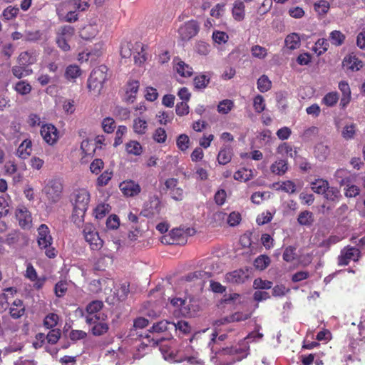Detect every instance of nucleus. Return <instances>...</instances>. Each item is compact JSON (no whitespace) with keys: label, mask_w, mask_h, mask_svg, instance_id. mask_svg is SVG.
<instances>
[{"label":"nucleus","mask_w":365,"mask_h":365,"mask_svg":"<svg viewBox=\"0 0 365 365\" xmlns=\"http://www.w3.org/2000/svg\"><path fill=\"white\" fill-rule=\"evenodd\" d=\"M250 334H248L247 337L235 347H226L220 349L217 347H215V345H217L220 341H224L226 338V335L221 334L219 336H217V333L214 332L212 334V337L208 345L209 346H210V349L212 352H215L216 354H222L225 355L236 354L237 359L241 360L242 359L246 357L249 354L250 346L247 339L250 338Z\"/></svg>","instance_id":"1"},{"label":"nucleus","mask_w":365,"mask_h":365,"mask_svg":"<svg viewBox=\"0 0 365 365\" xmlns=\"http://www.w3.org/2000/svg\"><path fill=\"white\" fill-rule=\"evenodd\" d=\"M90 200V193L86 189L78 190L73 194L71 199L73 205L72 221L78 227L84 221V215L88 207Z\"/></svg>","instance_id":"2"},{"label":"nucleus","mask_w":365,"mask_h":365,"mask_svg":"<svg viewBox=\"0 0 365 365\" xmlns=\"http://www.w3.org/2000/svg\"><path fill=\"white\" fill-rule=\"evenodd\" d=\"M37 243L41 250H44L45 255L48 258H54L57 251L53 247V237L50 234V230L45 224L41 225L38 230Z\"/></svg>","instance_id":"3"},{"label":"nucleus","mask_w":365,"mask_h":365,"mask_svg":"<svg viewBox=\"0 0 365 365\" xmlns=\"http://www.w3.org/2000/svg\"><path fill=\"white\" fill-rule=\"evenodd\" d=\"M107 67L106 66H101L94 69L88 79V88L90 91L99 93L103 88V83L107 79Z\"/></svg>","instance_id":"4"},{"label":"nucleus","mask_w":365,"mask_h":365,"mask_svg":"<svg viewBox=\"0 0 365 365\" xmlns=\"http://www.w3.org/2000/svg\"><path fill=\"white\" fill-rule=\"evenodd\" d=\"M74 35V28L69 25H65L59 28L56 38L58 47L63 51H69L71 46L69 42Z\"/></svg>","instance_id":"5"},{"label":"nucleus","mask_w":365,"mask_h":365,"mask_svg":"<svg viewBox=\"0 0 365 365\" xmlns=\"http://www.w3.org/2000/svg\"><path fill=\"white\" fill-rule=\"evenodd\" d=\"M88 3L86 0H68L58 5L56 13L58 16H63L65 9H72L76 13L78 11H83L88 8Z\"/></svg>","instance_id":"6"},{"label":"nucleus","mask_w":365,"mask_h":365,"mask_svg":"<svg viewBox=\"0 0 365 365\" xmlns=\"http://www.w3.org/2000/svg\"><path fill=\"white\" fill-rule=\"evenodd\" d=\"M200 31V24L195 20L185 22L178 29L180 38L182 41H187L195 37Z\"/></svg>","instance_id":"7"},{"label":"nucleus","mask_w":365,"mask_h":365,"mask_svg":"<svg viewBox=\"0 0 365 365\" xmlns=\"http://www.w3.org/2000/svg\"><path fill=\"white\" fill-rule=\"evenodd\" d=\"M251 271L246 267L227 272L225 275V282L232 284H243L249 279Z\"/></svg>","instance_id":"8"},{"label":"nucleus","mask_w":365,"mask_h":365,"mask_svg":"<svg viewBox=\"0 0 365 365\" xmlns=\"http://www.w3.org/2000/svg\"><path fill=\"white\" fill-rule=\"evenodd\" d=\"M62 185L56 180H49L43 188L48 200L56 202L59 200L62 192Z\"/></svg>","instance_id":"9"},{"label":"nucleus","mask_w":365,"mask_h":365,"mask_svg":"<svg viewBox=\"0 0 365 365\" xmlns=\"http://www.w3.org/2000/svg\"><path fill=\"white\" fill-rule=\"evenodd\" d=\"M103 307V303L100 300H94L90 302L86 308V314L85 315L86 322L91 325L93 323H96L101 320L100 314L98 312Z\"/></svg>","instance_id":"10"},{"label":"nucleus","mask_w":365,"mask_h":365,"mask_svg":"<svg viewBox=\"0 0 365 365\" xmlns=\"http://www.w3.org/2000/svg\"><path fill=\"white\" fill-rule=\"evenodd\" d=\"M360 256L361 252L359 249L349 246L344 247L338 257V265H348L351 260L358 261Z\"/></svg>","instance_id":"11"},{"label":"nucleus","mask_w":365,"mask_h":365,"mask_svg":"<svg viewBox=\"0 0 365 365\" xmlns=\"http://www.w3.org/2000/svg\"><path fill=\"white\" fill-rule=\"evenodd\" d=\"M86 241L90 245L93 250H99L103 247V240L97 232L91 226L86 225L83 229Z\"/></svg>","instance_id":"12"},{"label":"nucleus","mask_w":365,"mask_h":365,"mask_svg":"<svg viewBox=\"0 0 365 365\" xmlns=\"http://www.w3.org/2000/svg\"><path fill=\"white\" fill-rule=\"evenodd\" d=\"M3 242L13 247H21L27 245L28 237L19 231L13 230L6 235Z\"/></svg>","instance_id":"13"},{"label":"nucleus","mask_w":365,"mask_h":365,"mask_svg":"<svg viewBox=\"0 0 365 365\" xmlns=\"http://www.w3.org/2000/svg\"><path fill=\"white\" fill-rule=\"evenodd\" d=\"M163 205L160 199L154 195L150 197L149 201L145 204L143 212H145V216L146 217H153L155 215H159L161 212Z\"/></svg>","instance_id":"14"},{"label":"nucleus","mask_w":365,"mask_h":365,"mask_svg":"<svg viewBox=\"0 0 365 365\" xmlns=\"http://www.w3.org/2000/svg\"><path fill=\"white\" fill-rule=\"evenodd\" d=\"M193 230L187 228L185 230L181 228L173 229L170 234V240L166 241L169 244H182L187 241V237L191 235Z\"/></svg>","instance_id":"15"},{"label":"nucleus","mask_w":365,"mask_h":365,"mask_svg":"<svg viewBox=\"0 0 365 365\" xmlns=\"http://www.w3.org/2000/svg\"><path fill=\"white\" fill-rule=\"evenodd\" d=\"M41 135L49 145L54 144L58 138V130L52 124L43 125L41 128Z\"/></svg>","instance_id":"16"},{"label":"nucleus","mask_w":365,"mask_h":365,"mask_svg":"<svg viewBox=\"0 0 365 365\" xmlns=\"http://www.w3.org/2000/svg\"><path fill=\"white\" fill-rule=\"evenodd\" d=\"M120 190L127 197H134L140 192L141 188L138 183L133 180L122 182L119 185Z\"/></svg>","instance_id":"17"},{"label":"nucleus","mask_w":365,"mask_h":365,"mask_svg":"<svg viewBox=\"0 0 365 365\" xmlns=\"http://www.w3.org/2000/svg\"><path fill=\"white\" fill-rule=\"evenodd\" d=\"M334 177L340 186L349 185L355 180L354 176L346 169L340 168L336 170Z\"/></svg>","instance_id":"18"},{"label":"nucleus","mask_w":365,"mask_h":365,"mask_svg":"<svg viewBox=\"0 0 365 365\" xmlns=\"http://www.w3.org/2000/svg\"><path fill=\"white\" fill-rule=\"evenodd\" d=\"M16 216L19 221V225L22 228H30L32 222V217L30 212L27 210V208L23 207L17 209L16 212Z\"/></svg>","instance_id":"19"},{"label":"nucleus","mask_w":365,"mask_h":365,"mask_svg":"<svg viewBox=\"0 0 365 365\" xmlns=\"http://www.w3.org/2000/svg\"><path fill=\"white\" fill-rule=\"evenodd\" d=\"M211 274L208 272L195 271L186 275L185 279L187 282H194L200 287H202L206 279L210 277Z\"/></svg>","instance_id":"20"},{"label":"nucleus","mask_w":365,"mask_h":365,"mask_svg":"<svg viewBox=\"0 0 365 365\" xmlns=\"http://www.w3.org/2000/svg\"><path fill=\"white\" fill-rule=\"evenodd\" d=\"M37 61V55L36 51H26L19 53L17 58L18 64L23 66L29 67Z\"/></svg>","instance_id":"21"},{"label":"nucleus","mask_w":365,"mask_h":365,"mask_svg":"<svg viewBox=\"0 0 365 365\" xmlns=\"http://www.w3.org/2000/svg\"><path fill=\"white\" fill-rule=\"evenodd\" d=\"M190 303L187 302V299H182V298H173L170 299L171 305L179 309L182 314L183 315H192V309L190 307Z\"/></svg>","instance_id":"22"},{"label":"nucleus","mask_w":365,"mask_h":365,"mask_svg":"<svg viewBox=\"0 0 365 365\" xmlns=\"http://www.w3.org/2000/svg\"><path fill=\"white\" fill-rule=\"evenodd\" d=\"M342 66L344 68L351 71H359L363 66V63L355 56L349 55L344 57Z\"/></svg>","instance_id":"23"},{"label":"nucleus","mask_w":365,"mask_h":365,"mask_svg":"<svg viewBox=\"0 0 365 365\" xmlns=\"http://www.w3.org/2000/svg\"><path fill=\"white\" fill-rule=\"evenodd\" d=\"M81 73L82 71L78 66L71 64L66 68L64 76L67 81L75 83Z\"/></svg>","instance_id":"24"},{"label":"nucleus","mask_w":365,"mask_h":365,"mask_svg":"<svg viewBox=\"0 0 365 365\" xmlns=\"http://www.w3.org/2000/svg\"><path fill=\"white\" fill-rule=\"evenodd\" d=\"M10 314L14 319H19L24 314L25 307L23 301L21 299H15L10 308Z\"/></svg>","instance_id":"25"},{"label":"nucleus","mask_w":365,"mask_h":365,"mask_svg":"<svg viewBox=\"0 0 365 365\" xmlns=\"http://www.w3.org/2000/svg\"><path fill=\"white\" fill-rule=\"evenodd\" d=\"M175 63V68L177 73L182 77H190L193 73L192 68L184 61L179 59L174 60Z\"/></svg>","instance_id":"26"},{"label":"nucleus","mask_w":365,"mask_h":365,"mask_svg":"<svg viewBox=\"0 0 365 365\" xmlns=\"http://www.w3.org/2000/svg\"><path fill=\"white\" fill-rule=\"evenodd\" d=\"M31 140L27 139L24 140L17 148L16 155L21 159L27 158L31 155Z\"/></svg>","instance_id":"27"},{"label":"nucleus","mask_w":365,"mask_h":365,"mask_svg":"<svg viewBox=\"0 0 365 365\" xmlns=\"http://www.w3.org/2000/svg\"><path fill=\"white\" fill-rule=\"evenodd\" d=\"M148 128V122L144 118L138 117L133 119V130L136 134L144 135L147 132Z\"/></svg>","instance_id":"28"},{"label":"nucleus","mask_w":365,"mask_h":365,"mask_svg":"<svg viewBox=\"0 0 365 365\" xmlns=\"http://www.w3.org/2000/svg\"><path fill=\"white\" fill-rule=\"evenodd\" d=\"M329 182L322 178H317L311 182V189L317 194L323 195L329 188Z\"/></svg>","instance_id":"29"},{"label":"nucleus","mask_w":365,"mask_h":365,"mask_svg":"<svg viewBox=\"0 0 365 365\" xmlns=\"http://www.w3.org/2000/svg\"><path fill=\"white\" fill-rule=\"evenodd\" d=\"M322 195L324 199L333 202H339L341 198L340 190L337 187L330 186L329 185V188L326 189V191Z\"/></svg>","instance_id":"30"},{"label":"nucleus","mask_w":365,"mask_h":365,"mask_svg":"<svg viewBox=\"0 0 365 365\" xmlns=\"http://www.w3.org/2000/svg\"><path fill=\"white\" fill-rule=\"evenodd\" d=\"M11 73L14 77L21 79L24 77L31 75L33 73V70L29 67L18 64L11 68Z\"/></svg>","instance_id":"31"},{"label":"nucleus","mask_w":365,"mask_h":365,"mask_svg":"<svg viewBox=\"0 0 365 365\" xmlns=\"http://www.w3.org/2000/svg\"><path fill=\"white\" fill-rule=\"evenodd\" d=\"M271 263L270 257L266 255L258 256L252 262L255 268L259 271H263L267 269Z\"/></svg>","instance_id":"32"},{"label":"nucleus","mask_w":365,"mask_h":365,"mask_svg":"<svg viewBox=\"0 0 365 365\" xmlns=\"http://www.w3.org/2000/svg\"><path fill=\"white\" fill-rule=\"evenodd\" d=\"M232 156V149L230 146H225L220 150L217 155V160L220 165L228 163Z\"/></svg>","instance_id":"33"},{"label":"nucleus","mask_w":365,"mask_h":365,"mask_svg":"<svg viewBox=\"0 0 365 365\" xmlns=\"http://www.w3.org/2000/svg\"><path fill=\"white\" fill-rule=\"evenodd\" d=\"M171 330L174 329L175 331H178L180 334L184 335L188 334L191 331V327L187 322L184 320H180L177 323L171 322L170 324Z\"/></svg>","instance_id":"34"},{"label":"nucleus","mask_w":365,"mask_h":365,"mask_svg":"<svg viewBox=\"0 0 365 365\" xmlns=\"http://www.w3.org/2000/svg\"><path fill=\"white\" fill-rule=\"evenodd\" d=\"M270 169L272 173L282 175L288 169L287 161L285 160H277L271 165Z\"/></svg>","instance_id":"35"},{"label":"nucleus","mask_w":365,"mask_h":365,"mask_svg":"<svg viewBox=\"0 0 365 365\" xmlns=\"http://www.w3.org/2000/svg\"><path fill=\"white\" fill-rule=\"evenodd\" d=\"M284 43L287 48L290 50H294L299 48L300 46V38L297 34L292 33L287 35Z\"/></svg>","instance_id":"36"},{"label":"nucleus","mask_w":365,"mask_h":365,"mask_svg":"<svg viewBox=\"0 0 365 365\" xmlns=\"http://www.w3.org/2000/svg\"><path fill=\"white\" fill-rule=\"evenodd\" d=\"M247 318V314H244L243 313H241V312H236L229 317H226L220 320H217L216 322V324L220 325V324H223L225 323L240 322V321L245 320Z\"/></svg>","instance_id":"37"},{"label":"nucleus","mask_w":365,"mask_h":365,"mask_svg":"<svg viewBox=\"0 0 365 365\" xmlns=\"http://www.w3.org/2000/svg\"><path fill=\"white\" fill-rule=\"evenodd\" d=\"M14 89L17 93L25 96L30 93L32 87L26 81H19L14 85Z\"/></svg>","instance_id":"38"},{"label":"nucleus","mask_w":365,"mask_h":365,"mask_svg":"<svg viewBox=\"0 0 365 365\" xmlns=\"http://www.w3.org/2000/svg\"><path fill=\"white\" fill-rule=\"evenodd\" d=\"M125 150L128 154L140 155L142 153L143 148L139 142L130 140L125 144Z\"/></svg>","instance_id":"39"},{"label":"nucleus","mask_w":365,"mask_h":365,"mask_svg":"<svg viewBox=\"0 0 365 365\" xmlns=\"http://www.w3.org/2000/svg\"><path fill=\"white\" fill-rule=\"evenodd\" d=\"M297 221L301 225H311L314 222L313 213L309 210L302 211L299 213Z\"/></svg>","instance_id":"40"},{"label":"nucleus","mask_w":365,"mask_h":365,"mask_svg":"<svg viewBox=\"0 0 365 365\" xmlns=\"http://www.w3.org/2000/svg\"><path fill=\"white\" fill-rule=\"evenodd\" d=\"M329 39L333 45L339 46L344 43L346 36L340 31L334 30L330 33Z\"/></svg>","instance_id":"41"},{"label":"nucleus","mask_w":365,"mask_h":365,"mask_svg":"<svg viewBox=\"0 0 365 365\" xmlns=\"http://www.w3.org/2000/svg\"><path fill=\"white\" fill-rule=\"evenodd\" d=\"M93 327H92V334L95 336H101L106 334L108 331V325L106 322L98 321L96 323H93Z\"/></svg>","instance_id":"42"},{"label":"nucleus","mask_w":365,"mask_h":365,"mask_svg":"<svg viewBox=\"0 0 365 365\" xmlns=\"http://www.w3.org/2000/svg\"><path fill=\"white\" fill-rule=\"evenodd\" d=\"M296 250L297 248L294 246L286 247L282 255L283 259L287 262H292L295 260L297 257Z\"/></svg>","instance_id":"43"},{"label":"nucleus","mask_w":365,"mask_h":365,"mask_svg":"<svg viewBox=\"0 0 365 365\" xmlns=\"http://www.w3.org/2000/svg\"><path fill=\"white\" fill-rule=\"evenodd\" d=\"M239 245L242 248L246 250V251L242 252V254H249L251 251V232H247L242 235L240 238Z\"/></svg>","instance_id":"44"},{"label":"nucleus","mask_w":365,"mask_h":365,"mask_svg":"<svg viewBox=\"0 0 365 365\" xmlns=\"http://www.w3.org/2000/svg\"><path fill=\"white\" fill-rule=\"evenodd\" d=\"M257 88L258 90L264 93L268 91L271 87H272V82L269 79V78L265 76L262 75L258 80H257Z\"/></svg>","instance_id":"45"},{"label":"nucleus","mask_w":365,"mask_h":365,"mask_svg":"<svg viewBox=\"0 0 365 365\" xmlns=\"http://www.w3.org/2000/svg\"><path fill=\"white\" fill-rule=\"evenodd\" d=\"M244 8L245 6L243 2L240 1H235L232 9V15L236 20L240 21L243 19L245 15Z\"/></svg>","instance_id":"46"},{"label":"nucleus","mask_w":365,"mask_h":365,"mask_svg":"<svg viewBox=\"0 0 365 365\" xmlns=\"http://www.w3.org/2000/svg\"><path fill=\"white\" fill-rule=\"evenodd\" d=\"M139 82L138 81H132L128 83L126 88V94L128 99L131 100L135 98V95L138 91Z\"/></svg>","instance_id":"47"},{"label":"nucleus","mask_w":365,"mask_h":365,"mask_svg":"<svg viewBox=\"0 0 365 365\" xmlns=\"http://www.w3.org/2000/svg\"><path fill=\"white\" fill-rule=\"evenodd\" d=\"M135 343L136 351L133 354V356L135 359H139L144 356L145 349H147L148 346L145 342L141 341L140 339H135Z\"/></svg>","instance_id":"48"},{"label":"nucleus","mask_w":365,"mask_h":365,"mask_svg":"<svg viewBox=\"0 0 365 365\" xmlns=\"http://www.w3.org/2000/svg\"><path fill=\"white\" fill-rule=\"evenodd\" d=\"M68 282L66 280L58 282L54 287V293L57 297H63L68 290Z\"/></svg>","instance_id":"49"},{"label":"nucleus","mask_w":365,"mask_h":365,"mask_svg":"<svg viewBox=\"0 0 365 365\" xmlns=\"http://www.w3.org/2000/svg\"><path fill=\"white\" fill-rule=\"evenodd\" d=\"M277 150L279 154L287 155L291 158H294L297 155V151L293 150L292 147L287 143L280 144Z\"/></svg>","instance_id":"50"},{"label":"nucleus","mask_w":365,"mask_h":365,"mask_svg":"<svg viewBox=\"0 0 365 365\" xmlns=\"http://www.w3.org/2000/svg\"><path fill=\"white\" fill-rule=\"evenodd\" d=\"M170 324L171 322L168 321H160L153 325L150 331L160 333L164 332L165 331L171 330Z\"/></svg>","instance_id":"51"},{"label":"nucleus","mask_w":365,"mask_h":365,"mask_svg":"<svg viewBox=\"0 0 365 365\" xmlns=\"http://www.w3.org/2000/svg\"><path fill=\"white\" fill-rule=\"evenodd\" d=\"M212 38L213 41L219 45L227 43L229 39V36L225 32L217 30L213 31Z\"/></svg>","instance_id":"52"},{"label":"nucleus","mask_w":365,"mask_h":365,"mask_svg":"<svg viewBox=\"0 0 365 365\" xmlns=\"http://www.w3.org/2000/svg\"><path fill=\"white\" fill-rule=\"evenodd\" d=\"M339 101V94L337 92H329L324 96L322 102L329 107H332L336 104Z\"/></svg>","instance_id":"53"},{"label":"nucleus","mask_w":365,"mask_h":365,"mask_svg":"<svg viewBox=\"0 0 365 365\" xmlns=\"http://www.w3.org/2000/svg\"><path fill=\"white\" fill-rule=\"evenodd\" d=\"M58 316L54 313L48 314L43 320V325L47 329L54 328L58 322Z\"/></svg>","instance_id":"54"},{"label":"nucleus","mask_w":365,"mask_h":365,"mask_svg":"<svg viewBox=\"0 0 365 365\" xmlns=\"http://www.w3.org/2000/svg\"><path fill=\"white\" fill-rule=\"evenodd\" d=\"M250 177H251V170H248V169H246L244 168L238 170L234 174V178L238 181L247 182V180H250Z\"/></svg>","instance_id":"55"},{"label":"nucleus","mask_w":365,"mask_h":365,"mask_svg":"<svg viewBox=\"0 0 365 365\" xmlns=\"http://www.w3.org/2000/svg\"><path fill=\"white\" fill-rule=\"evenodd\" d=\"M113 177V172L110 170H105L97 179V185L103 187L106 185Z\"/></svg>","instance_id":"56"},{"label":"nucleus","mask_w":365,"mask_h":365,"mask_svg":"<svg viewBox=\"0 0 365 365\" xmlns=\"http://www.w3.org/2000/svg\"><path fill=\"white\" fill-rule=\"evenodd\" d=\"M148 324V320L143 317H138L135 319L133 322V329H130L129 336H134L135 331L138 329H143L147 327Z\"/></svg>","instance_id":"57"},{"label":"nucleus","mask_w":365,"mask_h":365,"mask_svg":"<svg viewBox=\"0 0 365 365\" xmlns=\"http://www.w3.org/2000/svg\"><path fill=\"white\" fill-rule=\"evenodd\" d=\"M329 7V3L326 0H320L314 4V9L320 15L326 14Z\"/></svg>","instance_id":"58"},{"label":"nucleus","mask_w":365,"mask_h":365,"mask_svg":"<svg viewBox=\"0 0 365 365\" xmlns=\"http://www.w3.org/2000/svg\"><path fill=\"white\" fill-rule=\"evenodd\" d=\"M356 133V125L351 123L344 127L341 135L345 140H350L354 137Z\"/></svg>","instance_id":"59"},{"label":"nucleus","mask_w":365,"mask_h":365,"mask_svg":"<svg viewBox=\"0 0 365 365\" xmlns=\"http://www.w3.org/2000/svg\"><path fill=\"white\" fill-rule=\"evenodd\" d=\"M315 155L320 160H324L329 154L328 147L322 143L317 144L314 150Z\"/></svg>","instance_id":"60"},{"label":"nucleus","mask_w":365,"mask_h":365,"mask_svg":"<svg viewBox=\"0 0 365 365\" xmlns=\"http://www.w3.org/2000/svg\"><path fill=\"white\" fill-rule=\"evenodd\" d=\"M190 139L189 137L185 134L180 135L176 141L178 148L182 150H186L189 147Z\"/></svg>","instance_id":"61"},{"label":"nucleus","mask_w":365,"mask_h":365,"mask_svg":"<svg viewBox=\"0 0 365 365\" xmlns=\"http://www.w3.org/2000/svg\"><path fill=\"white\" fill-rule=\"evenodd\" d=\"M102 128L104 132L107 133H111L114 131L115 128V123L113 118L107 117L102 121Z\"/></svg>","instance_id":"62"},{"label":"nucleus","mask_w":365,"mask_h":365,"mask_svg":"<svg viewBox=\"0 0 365 365\" xmlns=\"http://www.w3.org/2000/svg\"><path fill=\"white\" fill-rule=\"evenodd\" d=\"M104 163L101 159H94L90 165V170L93 174L98 175L103 168Z\"/></svg>","instance_id":"63"},{"label":"nucleus","mask_w":365,"mask_h":365,"mask_svg":"<svg viewBox=\"0 0 365 365\" xmlns=\"http://www.w3.org/2000/svg\"><path fill=\"white\" fill-rule=\"evenodd\" d=\"M19 11L18 7L9 6L4 10L2 16L6 20H11L17 16Z\"/></svg>","instance_id":"64"}]
</instances>
